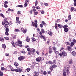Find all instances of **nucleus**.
<instances>
[{"label":"nucleus","instance_id":"nucleus-1","mask_svg":"<svg viewBox=\"0 0 76 76\" xmlns=\"http://www.w3.org/2000/svg\"><path fill=\"white\" fill-rule=\"evenodd\" d=\"M34 23L32 22L31 24L32 26H34L35 27V28H37L38 27V25H37V20H35L34 21Z\"/></svg>","mask_w":76,"mask_h":76},{"label":"nucleus","instance_id":"nucleus-2","mask_svg":"<svg viewBox=\"0 0 76 76\" xmlns=\"http://www.w3.org/2000/svg\"><path fill=\"white\" fill-rule=\"evenodd\" d=\"M35 51V50L34 49L31 48L30 50V52H28L27 53L28 54L29 56H31L32 54L34 53Z\"/></svg>","mask_w":76,"mask_h":76},{"label":"nucleus","instance_id":"nucleus-3","mask_svg":"<svg viewBox=\"0 0 76 76\" xmlns=\"http://www.w3.org/2000/svg\"><path fill=\"white\" fill-rule=\"evenodd\" d=\"M25 56H21L18 58V60L19 61H23L24 59H25Z\"/></svg>","mask_w":76,"mask_h":76},{"label":"nucleus","instance_id":"nucleus-4","mask_svg":"<svg viewBox=\"0 0 76 76\" xmlns=\"http://www.w3.org/2000/svg\"><path fill=\"white\" fill-rule=\"evenodd\" d=\"M9 23H6L5 25H4V28H5L6 29H9V28L8 27H9V26L8 25H9Z\"/></svg>","mask_w":76,"mask_h":76},{"label":"nucleus","instance_id":"nucleus-5","mask_svg":"<svg viewBox=\"0 0 76 76\" xmlns=\"http://www.w3.org/2000/svg\"><path fill=\"white\" fill-rule=\"evenodd\" d=\"M49 54H51L53 53V50L51 48V46H50L49 48Z\"/></svg>","mask_w":76,"mask_h":76},{"label":"nucleus","instance_id":"nucleus-6","mask_svg":"<svg viewBox=\"0 0 76 76\" xmlns=\"http://www.w3.org/2000/svg\"><path fill=\"white\" fill-rule=\"evenodd\" d=\"M5 34L6 35H7V36H9V29H5Z\"/></svg>","mask_w":76,"mask_h":76},{"label":"nucleus","instance_id":"nucleus-7","mask_svg":"<svg viewBox=\"0 0 76 76\" xmlns=\"http://www.w3.org/2000/svg\"><path fill=\"white\" fill-rule=\"evenodd\" d=\"M42 59V58L40 57H39L36 59V60L38 62H39Z\"/></svg>","mask_w":76,"mask_h":76},{"label":"nucleus","instance_id":"nucleus-8","mask_svg":"<svg viewBox=\"0 0 76 76\" xmlns=\"http://www.w3.org/2000/svg\"><path fill=\"white\" fill-rule=\"evenodd\" d=\"M67 50L68 51H72V50H73V48H71V47H70V46H68L67 48Z\"/></svg>","mask_w":76,"mask_h":76},{"label":"nucleus","instance_id":"nucleus-9","mask_svg":"<svg viewBox=\"0 0 76 76\" xmlns=\"http://www.w3.org/2000/svg\"><path fill=\"white\" fill-rule=\"evenodd\" d=\"M66 73L67 74V75L69 74V73L70 72H69V71L68 70V69H69V68L68 67H66Z\"/></svg>","mask_w":76,"mask_h":76},{"label":"nucleus","instance_id":"nucleus-10","mask_svg":"<svg viewBox=\"0 0 76 76\" xmlns=\"http://www.w3.org/2000/svg\"><path fill=\"white\" fill-rule=\"evenodd\" d=\"M62 54L63 56L64 57V56H67V53L65 52H62Z\"/></svg>","mask_w":76,"mask_h":76},{"label":"nucleus","instance_id":"nucleus-11","mask_svg":"<svg viewBox=\"0 0 76 76\" xmlns=\"http://www.w3.org/2000/svg\"><path fill=\"white\" fill-rule=\"evenodd\" d=\"M71 54H72V56H75L76 55V52L75 51H73L72 52H71Z\"/></svg>","mask_w":76,"mask_h":76},{"label":"nucleus","instance_id":"nucleus-12","mask_svg":"<svg viewBox=\"0 0 76 76\" xmlns=\"http://www.w3.org/2000/svg\"><path fill=\"white\" fill-rule=\"evenodd\" d=\"M54 53L56 55V56H58L59 54V53L57 51L55 50L54 51Z\"/></svg>","mask_w":76,"mask_h":76},{"label":"nucleus","instance_id":"nucleus-13","mask_svg":"<svg viewBox=\"0 0 76 76\" xmlns=\"http://www.w3.org/2000/svg\"><path fill=\"white\" fill-rule=\"evenodd\" d=\"M66 70H65V69H64L63 70V76H66Z\"/></svg>","mask_w":76,"mask_h":76},{"label":"nucleus","instance_id":"nucleus-14","mask_svg":"<svg viewBox=\"0 0 76 76\" xmlns=\"http://www.w3.org/2000/svg\"><path fill=\"white\" fill-rule=\"evenodd\" d=\"M17 42H18V44H22V41H21L19 39L17 40Z\"/></svg>","mask_w":76,"mask_h":76},{"label":"nucleus","instance_id":"nucleus-15","mask_svg":"<svg viewBox=\"0 0 76 76\" xmlns=\"http://www.w3.org/2000/svg\"><path fill=\"white\" fill-rule=\"evenodd\" d=\"M74 44L75 43H74V42H71V45L70 46H71V47H73Z\"/></svg>","mask_w":76,"mask_h":76},{"label":"nucleus","instance_id":"nucleus-16","mask_svg":"<svg viewBox=\"0 0 76 76\" xmlns=\"http://www.w3.org/2000/svg\"><path fill=\"white\" fill-rule=\"evenodd\" d=\"M34 74H35V75H36V76L39 75V73L38 72H34Z\"/></svg>","mask_w":76,"mask_h":76},{"label":"nucleus","instance_id":"nucleus-17","mask_svg":"<svg viewBox=\"0 0 76 76\" xmlns=\"http://www.w3.org/2000/svg\"><path fill=\"white\" fill-rule=\"evenodd\" d=\"M2 46L3 48H4V49H5V48H6V45H5L4 44H3L2 45Z\"/></svg>","mask_w":76,"mask_h":76},{"label":"nucleus","instance_id":"nucleus-18","mask_svg":"<svg viewBox=\"0 0 76 76\" xmlns=\"http://www.w3.org/2000/svg\"><path fill=\"white\" fill-rule=\"evenodd\" d=\"M68 31H69V29L67 28H64V31H65V32H68Z\"/></svg>","mask_w":76,"mask_h":76},{"label":"nucleus","instance_id":"nucleus-19","mask_svg":"<svg viewBox=\"0 0 76 76\" xmlns=\"http://www.w3.org/2000/svg\"><path fill=\"white\" fill-rule=\"evenodd\" d=\"M30 40V39L29 38L27 37L26 38V41L27 42H29Z\"/></svg>","mask_w":76,"mask_h":76},{"label":"nucleus","instance_id":"nucleus-20","mask_svg":"<svg viewBox=\"0 0 76 76\" xmlns=\"http://www.w3.org/2000/svg\"><path fill=\"white\" fill-rule=\"evenodd\" d=\"M71 18L72 17L71 16V15H69L68 17V20H70V19H71Z\"/></svg>","mask_w":76,"mask_h":76},{"label":"nucleus","instance_id":"nucleus-21","mask_svg":"<svg viewBox=\"0 0 76 76\" xmlns=\"http://www.w3.org/2000/svg\"><path fill=\"white\" fill-rule=\"evenodd\" d=\"M53 68L52 66H51L49 68V69L50 70V71H53Z\"/></svg>","mask_w":76,"mask_h":76},{"label":"nucleus","instance_id":"nucleus-22","mask_svg":"<svg viewBox=\"0 0 76 76\" xmlns=\"http://www.w3.org/2000/svg\"><path fill=\"white\" fill-rule=\"evenodd\" d=\"M52 66V67H53V69H54V68H56V67H57V65H52L51 66Z\"/></svg>","mask_w":76,"mask_h":76},{"label":"nucleus","instance_id":"nucleus-23","mask_svg":"<svg viewBox=\"0 0 76 76\" xmlns=\"http://www.w3.org/2000/svg\"><path fill=\"white\" fill-rule=\"evenodd\" d=\"M0 41H2V42H3V41H4V39L2 37H0Z\"/></svg>","mask_w":76,"mask_h":76},{"label":"nucleus","instance_id":"nucleus-24","mask_svg":"<svg viewBox=\"0 0 76 76\" xmlns=\"http://www.w3.org/2000/svg\"><path fill=\"white\" fill-rule=\"evenodd\" d=\"M38 12H37V11L34 12V14L35 15H38Z\"/></svg>","mask_w":76,"mask_h":76},{"label":"nucleus","instance_id":"nucleus-25","mask_svg":"<svg viewBox=\"0 0 76 76\" xmlns=\"http://www.w3.org/2000/svg\"><path fill=\"white\" fill-rule=\"evenodd\" d=\"M14 65H15V66H18L19 65V64H18V63L17 62H15L14 63Z\"/></svg>","mask_w":76,"mask_h":76},{"label":"nucleus","instance_id":"nucleus-26","mask_svg":"<svg viewBox=\"0 0 76 76\" xmlns=\"http://www.w3.org/2000/svg\"><path fill=\"white\" fill-rule=\"evenodd\" d=\"M68 27V26H67V25H65L64 26H63V28L64 29H65V28H67V27Z\"/></svg>","mask_w":76,"mask_h":76},{"label":"nucleus","instance_id":"nucleus-27","mask_svg":"<svg viewBox=\"0 0 76 76\" xmlns=\"http://www.w3.org/2000/svg\"><path fill=\"white\" fill-rule=\"evenodd\" d=\"M6 23H8L9 22L7 21V18H5L4 19V21Z\"/></svg>","mask_w":76,"mask_h":76},{"label":"nucleus","instance_id":"nucleus-28","mask_svg":"<svg viewBox=\"0 0 76 76\" xmlns=\"http://www.w3.org/2000/svg\"><path fill=\"white\" fill-rule=\"evenodd\" d=\"M48 34L49 35H50V36H52V32H51V31H49L48 32Z\"/></svg>","mask_w":76,"mask_h":76},{"label":"nucleus","instance_id":"nucleus-29","mask_svg":"<svg viewBox=\"0 0 76 76\" xmlns=\"http://www.w3.org/2000/svg\"><path fill=\"white\" fill-rule=\"evenodd\" d=\"M53 51H56V50H57V48L55 46H54L53 48Z\"/></svg>","mask_w":76,"mask_h":76},{"label":"nucleus","instance_id":"nucleus-30","mask_svg":"<svg viewBox=\"0 0 76 76\" xmlns=\"http://www.w3.org/2000/svg\"><path fill=\"white\" fill-rule=\"evenodd\" d=\"M31 48H27V50L29 52H30L31 51Z\"/></svg>","mask_w":76,"mask_h":76},{"label":"nucleus","instance_id":"nucleus-31","mask_svg":"<svg viewBox=\"0 0 76 76\" xmlns=\"http://www.w3.org/2000/svg\"><path fill=\"white\" fill-rule=\"evenodd\" d=\"M48 64H53V62L51 61H49L48 62Z\"/></svg>","mask_w":76,"mask_h":76},{"label":"nucleus","instance_id":"nucleus-32","mask_svg":"<svg viewBox=\"0 0 76 76\" xmlns=\"http://www.w3.org/2000/svg\"><path fill=\"white\" fill-rule=\"evenodd\" d=\"M3 73L0 71V76H3Z\"/></svg>","mask_w":76,"mask_h":76},{"label":"nucleus","instance_id":"nucleus-33","mask_svg":"<svg viewBox=\"0 0 76 76\" xmlns=\"http://www.w3.org/2000/svg\"><path fill=\"white\" fill-rule=\"evenodd\" d=\"M0 16H1V17H2V18H4V15H3V14L2 13H0Z\"/></svg>","mask_w":76,"mask_h":76},{"label":"nucleus","instance_id":"nucleus-34","mask_svg":"<svg viewBox=\"0 0 76 76\" xmlns=\"http://www.w3.org/2000/svg\"><path fill=\"white\" fill-rule=\"evenodd\" d=\"M42 23H43V25H45V26L47 25V24H46V23H45V22L44 21H42Z\"/></svg>","mask_w":76,"mask_h":76},{"label":"nucleus","instance_id":"nucleus-35","mask_svg":"<svg viewBox=\"0 0 76 76\" xmlns=\"http://www.w3.org/2000/svg\"><path fill=\"white\" fill-rule=\"evenodd\" d=\"M17 6L18 7H23V6L22 5H18Z\"/></svg>","mask_w":76,"mask_h":76},{"label":"nucleus","instance_id":"nucleus-36","mask_svg":"<svg viewBox=\"0 0 76 76\" xmlns=\"http://www.w3.org/2000/svg\"><path fill=\"white\" fill-rule=\"evenodd\" d=\"M74 9H75L74 7H72L71 9V12H72V11H73L74 10Z\"/></svg>","mask_w":76,"mask_h":76},{"label":"nucleus","instance_id":"nucleus-37","mask_svg":"<svg viewBox=\"0 0 76 76\" xmlns=\"http://www.w3.org/2000/svg\"><path fill=\"white\" fill-rule=\"evenodd\" d=\"M37 4H38V1L36 0V1L35 3V6H37Z\"/></svg>","mask_w":76,"mask_h":76},{"label":"nucleus","instance_id":"nucleus-38","mask_svg":"<svg viewBox=\"0 0 76 76\" xmlns=\"http://www.w3.org/2000/svg\"><path fill=\"white\" fill-rule=\"evenodd\" d=\"M11 44L12 45L13 47H15V45H14V42H12Z\"/></svg>","mask_w":76,"mask_h":76},{"label":"nucleus","instance_id":"nucleus-39","mask_svg":"<svg viewBox=\"0 0 76 76\" xmlns=\"http://www.w3.org/2000/svg\"><path fill=\"white\" fill-rule=\"evenodd\" d=\"M26 70H27V72H29L30 71V69L29 68H28L26 69Z\"/></svg>","mask_w":76,"mask_h":76},{"label":"nucleus","instance_id":"nucleus-40","mask_svg":"<svg viewBox=\"0 0 76 76\" xmlns=\"http://www.w3.org/2000/svg\"><path fill=\"white\" fill-rule=\"evenodd\" d=\"M18 72H19V73H21V72H22V69H18Z\"/></svg>","mask_w":76,"mask_h":76},{"label":"nucleus","instance_id":"nucleus-41","mask_svg":"<svg viewBox=\"0 0 76 76\" xmlns=\"http://www.w3.org/2000/svg\"><path fill=\"white\" fill-rule=\"evenodd\" d=\"M4 38L5 39H6V40H9V38L7 37H4Z\"/></svg>","mask_w":76,"mask_h":76},{"label":"nucleus","instance_id":"nucleus-42","mask_svg":"<svg viewBox=\"0 0 76 76\" xmlns=\"http://www.w3.org/2000/svg\"><path fill=\"white\" fill-rule=\"evenodd\" d=\"M41 31L42 33H44L45 32V31H44V29H43V28H42L41 29Z\"/></svg>","mask_w":76,"mask_h":76},{"label":"nucleus","instance_id":"nucleus-43","mask_svg":"<svg viewBox=\"0 0 76 76\" xmlns=\"http://www.w3.org/2000/svg\"><path fill=\"white\" fill-rule=\"evenodd\" d=\"M15 32H19V30L18 29H15Z\"/></svg>","mask_w":76,"mask_h":76},{"label":"nucleus","instance_id":"nucleus-44","mask_svg":"<svg viewBox=\"0 0 76 76\" xmlns=\"http://www.w3.org/2000/svg\"><path fill=\"white\" fill-rule=\"evenodd\" d=\"M6 23V22H5L4 21L2 22V25H5Z\"/></svg>","mask_w":76,"mask_h":76},{"label":"nucleus","instance_id":"nucleus-45","mask_svg":"<svg viewBox=\"0 0 76 76\" xmlns=\"http://www.w3.org/2000/svg\"><path fill=\"white\" fill-rule=\"evenodd\" d=\"M26 31H27V30L26 29H25L24 30L23 32L24 34H26Z\"/></svg>","mask_w":76,"mask_h":76},{"label":"nucleus","instance_id":"nucleus-46","mask_svg":"<svg viewBox=\"0 0 76 76\" xmlns=\"http://www.w3.org/2000/svg\"><path fill=\"white\" fill-rule=\"evenodd\" d=\"M15 45L16 46H19V43H18V42H15Z\"/></svg>","mask_w":76,"mask_h":76},{"label":"nucleus","instance_id":"nucleus-47","mask_svg":"<svg viewBox=\"0 0 76 76\" xmlns=\"http://www.w3.org/2000/svg\"><path fill=\"white\" fill-rule=\"evenodd\" d=\"M58 28H61V27L62 26L60 24H58Z\"/></svg>","mask_w":76,"mask_h":76},{"label":"nucleus","instance_id":"nucleus-48","mask_svg":"<svg viewBox=\"0 0 76 76\" xmlns=\"http://www.w3.org/2000/svg\"><path fill=\"white\" fill-rule=\"evenodd\" d=\"M21 12H20V11H18V12L17 14L18 15H20V14H21V13H20Z\"/></svg>","mask_w":76,"mask_h":76},{"label":"nucleus","instance_id":"nucleus-49","mask_svg":"<svg viewBox=\"0 0 76 76\" xmlns=\"http://www.w3.org/2000/svg\"><path fill=\"white\" fill-rule=\"evenodd\" d=\"M43 74L44 75H47V72L44 71L43 72Z\"/></svg>","mask_w":76,"mask_h":76},{"label":"nucleus","instance_id":"nucleus-50","mask_svg":"<svg viewBox=\"0 0 76 76\" xmlns=\"http://www.w3.org/2000/svg\"><path fill=\"white\" fill-rule=\"evenodd\" d=\"M4 6L5 7V8H7V7H8V6L6 4H4Z\"/></svg>","mask_w":76,"mask_h":76},{"label":"nucleus","instance_id":"nucleus-51","mask_svg":"<svg viewBox=\"0 0 76 76\" xmlns=\"http://www.w3.org/2000/svg\"><path fill=\"white\" fill-rule=\"evenodd\" d=\"M31 39L34 41H35L36 40L35 38L34 37H32Z\"/></svg>","mask_w":76,"mask_h":76},{"label":"nucleus","instance_id":"nucleus-52","mask_svg":"<svg viewBox=\"0 0 76 76\" xmlns=\"http://www.w3.org/2000/svg\"><path fill=\"white\" fill-rule=\"evenodd\" d=\"M69 64H72V60H70L69 61Z\"/></svg>","mask_w":76,"mask_h":76},{"label":"nucleus","instance_id":"nucleus-53","mask_svg":"<svg viewBox=\"0 0 76 76\" xmlns=\"http://www.w3.org/2000/svg\"><path fill=\"white\" fill-rule=\"evenodd\" d=\"M58 56H60V57H62V53H59V55Z\"/></svg>","mask_w":76,"mask_h":76},{"label":"nucleus","instance_id":"nucleus-54","mask_svg":"<svg viewBox=\"0 0 76 76\" xmlns=\"http://www.w3.org/2000/svg\"><path fill=\"white\" fill-rule=\"evenodd\" d=\"M28 6V4L26 3L24 4V7H26Z\"/></svg>","mask_w":76,"mask_h":76},{"label":"nucleus","instance_id":"nucleus-55","mask_svg":"<svg viewBox=\"0 0 76 76\" xmlns=\"http://www.w3.org/2000/svg\"><path fill=\"white\" fill-rule=\"evenodd\" d=\"M32 10H31L29 11V12L30 14H32Z\"/></svg>","mask_w":76,"mask_h":76},{"label":"nucleus","instance_id":"nucleus-56","mask_svg":"<svg viewBox=\"0 0 76 76\" xmlns=\"http://www.w3.org/2000/svg\"><path fill=\"white\" fill-rule=\"evenodd\" d=\"M17 23H20V21L19 20H17V21L16 22Z\"/></svg>","mask_w":76,"mask_h":76},{"label":"nucleus","instance_id":"nucleus-57","mask_svg":"<svg viewBox=\"0 0 76 76\" xmlns=\"http://www.w3.org/2000/svg\"><path fill=\"white\" fill-rule=\"evenodd\" d=\"M44 5H45V6H48V4L47 3H44Z\"/></svg>","mask_w":76,"mask_h":76},{"label":"nucleus","instance_id":"nucleus-58","mask_svg":"<svg viewBox=\"0 0 76 76\" xmlns=\"http://www.w3.org/2000/svg\"><path fill=\"white\" fill-rule=\"evenodd\" d=\"M8 4V2L7 1L4 2V4Z\"/></svg>","mask_w":76,"mask_h":76},{"label":"nucleus","instance_id":"nucleus-59","mask_svg":"<svg viewBox=\"0 0 76 76\" xmlns=\"http://www.w3.org/2000/svg\"><path fill=\"white\" fill-rule=\"evenodd\" d=\"M14 71L15 72H18V69H14Z\"/></svg>","mask_w":76,"mask_h":76},{"label":"nucleus","instance_id":"nucleus-60","mask_svg":"<svg viewBox=\"0 0 76 76\" xmlns=\"http://www.w3.org/2000/svg\"><path fill=\"white\" fill-rule=\"evenodd\" d=\"M1 70L3 71L4 69V67H1Z\"/></svg>","mask_w":76,"mask_h":76},{"label":"nucleus","instance_id":"nucleus-61","mask_svg":"<svg viewBox=\"0 0 76 76\" xmlns=\"http://www.w3.org/2000/svg\"><path fill=\"white\" fill-rule=\"evenodd\" d=\"M17 53H18V52H17V51H15L14 52L13 54H17Z\"/></svg>","mask_w":76,"mask_h":76},{"label":"nucleus","instance_id":"nucleus-62","mask_svg":"<svg viewBox=\"0 0 76 76\" xmlns=\"http://www.w3.org/2000/svg\"><path fill=\"white\" fill-rule=\"evenodd\" d=\"M6 56H9V54L8 53H5Z\"/></svg>","mask_w":76,"mask_h":76},{"label":"nucleus","instance_id":"nucleus-63","mask_svg":"<svg viewBox=\"0 0 76 76\" xmlns=\"http://www.w3.org/2000/svg\"><path fill=\"white\" fill-rule=\"evenodd\" d=\"M12 37L14 39H16V36L13 35Z\"/></svg>","mask_w":76,"mask_h":76},{"label":"nucleus","instance_id":"nucleus-64","mask_svg":"<svg viewBox=\"0 0 76 76\" xmlns=\"http://www.w3.org/2000/svg\"><path fill=\"white\" fill-rule=\"evenodd\" d=\"M74 6H76V1L74 2Z\"/></svg>","mask_w":76,"mask_h":76}]
</instances>
